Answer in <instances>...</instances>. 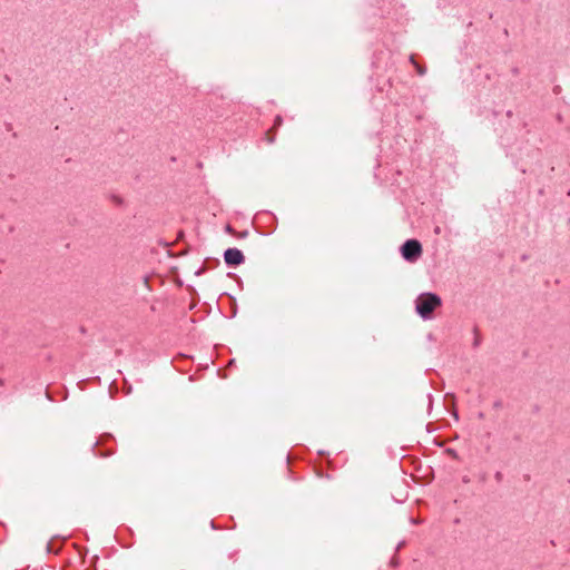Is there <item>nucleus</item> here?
Listing matches in <instances>:
<instances>
[{"instance_id":"nucleus-1","label":"nucleus","mask_w":570,"mask_h":570,"mask_svg":"<svg viewBox=\"0 0 570 570\" xmlns=\"http://www.w3.org/2000/svg\"><path fill=\"white\" fill-rule=\"evenodd\" d=\"M440 305L441 298L432 293H423L415 301L416 312L423 318H429Z\"/></svg>"},{"instance_id":"nucleus-3","label":"nucleus","mask_w":570,"mask_h":570,"mask_svg":"<svg viewBox=\"0 0 570 570\" xmlns=\"http://www.w3.org/2000/svg\"><path fill=\"white\" fill-rule=\"evenodd\" d=\"M224 259L227 265L237 266L244 262V255L237 248H228L224 253Z\"/></svg>"},{"instance_id":"nucleus-2","label":"nucleus","mask_w":570,"mask_h":570,"mask_svg":"<svg viewBox=\"0 0 570 570\" xmlns=\"http://www.w3.org/2000/svg\"><path fill=\"white\" fill-rule=\"evenodd\" d=\"M422 253L421 244L415 239L406 240L402 246V256L410 262L415 261Z\"/></svg>"},{"instance_id":"nucleus-4","label":"nucleus","mask_w":570,"mask_h":570,"mask_svg":"<svg viewBox=\"0 0 570 570\" xmlns=\"http://www.w3.org/2000/svg\"><path fill=\"white\" fill-rule=\"evenodd\" d=\"M417 71L419 73L423 75L424 73V70H422V68H417Z\"/></svg>"}]
</instances>
